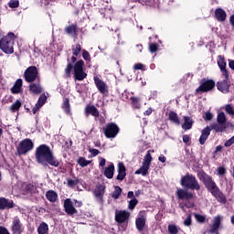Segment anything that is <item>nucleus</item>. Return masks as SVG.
Listing matches in <instances>:
<instances>
[{
    "label": "nucleus",
    "mask_w": 234,
    "mask_h": 234,
    "mask_svg": "<svg viewBox=\"0 0 234 234\" xmlns=\"http://www.w3.org/2000/svg\"><path fill=\"white\" fill-rule=\"evenodd\" d=\"M218 60V66L219 67L220 70H224L226 69V58L222 55H219Z\"/></svg>",
    "instance_id": "ea45409f"
},
{
    "label": "nucleus",
    "mask_w": 234,
    "mask_h": 234,
    "mask_svg": "<svg viewBox=\"0 0 234 234\" xmlns=\"http://www.w3.org/2000/svg\"><path fill=\"white\" fill-rule=\"evenodd\" d=\"M8 6L9 8H19V0H10Z\"/></svg>",
    "instance_id": "8fccbe9b"
},
{
    "label": "nucleus",
    "mask_w": 234,
    "mask_h": 234,
    "mask_svg": "<svg viewBox=\"0 0 234 234\" xmlns=\"http://www.w3.org/2000/svg\"><path fill=\"white\" fill-rule=\"evenodd\" d=\"M217 175H218V176H224V175H226V168L224 166L218 167Z\"/></svg>",
    "instance_id": "6e6d98bb"
},
{
    "label": "nucleus",
    "mask_w": 234,
    "mask_h": 234,
    "mask_svg": "<svg viewBox=\"0 0 234 234\" xmlns=\"http://www.w3.org/2000/svg\"><path fill=\"white\" fill-rule=\"evenodd\" d=\"M169 234H178V227L176 225H168Z\"/></svg>",
    "instance_id": "de8ad7c7"
},
{
    "label": "nucleus",
    "mask_w": 234,
    "mask_h": 234,
    "mask_svg": "<svg viewBox=\"0 0 234 234\" xmlns=\"http://www.w3.org/2000/svg\"><path fill=\"white\" fill-rule=\"evenodd\" d=\"M118 175L116 176V180H119V182H123L125 180V176H127V168H125V165L121 162L118 164Z\"/></svg>",
    "instance_id": "a211bd4d"
},
{
    "label": "nucleus",
    "mask_w": 234,
    "mask_h": 234,
    "mask_svg": "<svg viewBox=\"0 0 234 234\" xmlns=\"http://www.w3.org/2000/svg\"><path fill=\"white\" fill-rule=\"evenodd\" d=\"M147 222V218L145 216H140L135 219V228L140 232L144 231V228H145V224Z\"/></svg>",
    "instance_id": "b1692460"
},
{
    "label": "nucleus",
    "mask_w": 234,
    "mask_h": 234,
    "mask_svg": "<svg viewBox=\"0 0 234 234\" xmlns=\"http://www.w3.org/2000/svg\"><path fill=\"white\" fill-rule=\"evenodd\" d=\"M229 23H230L231 27H233V28H234V14L230 16Z\"/></svg>",
    "instance_id": "338daca9"
},
{
    "label": "nucleus",
    "mask_w": 234,
    "mask_h": 234,
    "mask_svg": "<svg viewBox=\"0 0 234 234\" xmlns=\"http://www.w3.org/2000/svg\"><path fill=\"white\" fill-rule=\"evenodd\" d=\"M39 109H41V106L36 104L35 107H33L31 112H32L33 114H37V112L39 111Z\"/></svg>",
    "instance_id": "69168bd1"
},
{
    "label": "nucleus",
    "mask_w": 234,
    "mask_h": 234,
    "mask_svg": "<svg viewBox=\"0 0 234 234\" xmlns=\"http://www.w3.org/2000/svg\"><path fill=\"white\" fill-rule=\"evenodd\" d=\"M149 50L152 54H154L158 50V44L156 43H150L149 44Z\"/></svg>",
    "instance_id": "864d4df0"
},
{
    "label": "nucleus",
    "mask_w": 234,
    "mask_h": 234,
    "mask_svg": "<svg viewBox=\"0 0 234 234\" xmlns=\"http://www.w3.org/2000/svg\"><path fill=\"white\" fill-rule=\"evenodd\" d=\"M194 217L197 220V222H199L200 224H204L206 222V216L194 213Z\"/></svg>",
    "instance_id": "37998d69"
},
{
    "label": "nucleus",
    "mask_w": 234,
    "mask_h": 234,
    "mask_svg": "<svg viewBox=\"0 0 234 234\" xmlns=\"http://www.w3.org/2000/svg\"><path fill=\"white\" fill-rule=\"evenodd\" d=\"M102 131L105 138H116L120 134V126L116 122H108Z\"/></svg>",
    "instance_id": "6e6552de"
},
{
    "label": "nucleus",
    "mask_w": 234,
    "mask_h": 234,
    "mask_svg": "<svg viewBox=\"0 0 234 234\" xmlns=\"http://www.w3.org/2000/svg\"><path fill=\"white\" fill-rule=\"evenodd\" d=\"M37 233L38 234H47V233H48V225L45 222L40 223L38 228H37Z\"/></svg>",
    "instance_id": "c9c22d12"
},
{
    "label": "nucleus",
    "mask_w": 234,
    "mask_h": 234,
    "mask_svg": "<svg viewBox=\"0 0 234 234\" xmlns=\"http://www.w3.org/2000/svg\"><path fill=\"white\" fill-rule=\"evenodd\" d=\"M180 186L190 191H200V183L193 174L186 173L180 179Z\"/></svg>",
    "instance_id": "7ed1b4c3"
},
{
    "label": "nucleus",
    "mask_w": 234,
    "mask_h": 234,
    "mask_svg": "<svg viewBox=\"0 0 234 234\" xmlns=\"http://www.w3.org/2000/svg\"><path fill=\"white\" fill-rule=\"evenodd\" d=\"M64 211L69 217H72L73 215H77L78 209H76V207H74V203H72V200L70 198L65 199Z\"/></svg>",
    "instance_id": "4468645a"
},
{
    "label": "nucleus",
    "mask_w": 234,
    "mask_h": 234,
    "mask_svg": "<svg viewBox=\"0 0 234 234\" xmlns=\"http://www.w3.org/2000/svg\"><path fill=\"white\" fill-rule=\"evenodd\" d=\"M29 83V92H31V94H41V92H43V87L41 86V80L39 79L37 82Z\"/></svg>",
    "instance_id": "6ab92c4d"
},
{
    "label": "nucleus",
    "mask_w": 234,
    "mask_h": 234,
    "mask_svg": "<svg viewBox=\"0 0 234 234\" xmlns=\"http://www.w3.org/2000/svg\"><path fill=\"white\" fill-rule=\"evenodd\" d=\"M225 111H226L227 114H229V116H234V109L231 104H227L225 106Z\"/></svg>",
    "instance_id": "09e8293b"
},
{
    "label": "nucleus",
    "mask_w": 234,
    "mask_h": 234,
    "mask_svg": "<svg viewBox=\"0 0 234 234\" xmlns=\"http://www.w3.org/2000/svg\"><path fill=\"white\" fill-rule=\"evenodd\" d=\"M16 35L14 33H8L7 36L4 37L0 40V50L5 54H14V41Z\"/></svg>",
    "instance_id": "20e7f679"
},
{
    "label": "nucleus",
    "mask_w": 234,
    "mask_h": 234,
    "mask_svg": "<svg viewBox=\"0 0 234 234\" xmlns=\"http://www.w3.org/2000/svg\"><path fill=\"white\" fill-rule=\"evenodd\" d=\"M151 153H154V150H148L143 161V165L148 167H151V162H153V155H151Z\"/></svg>",
    "instance_id": "2f4dec72"
},
{
    "label": "nucleus",
    "mask_w": 234,
    "mask_h": 234,
    "mask_svg": "<svg viewBox=\"0 0 234 234\" xmlns=\"http://www.w3.org/2000/svg\"><path fill=\"white\" fill-rule=\"evenodd\" d=\"M226 17H228V15L226 14V11L222 8H217L215 10V18L217 21L224 22L226 21Z\"/></svg>",
    "instance_id": "bb28decb"
},
{
    "label": "nucleus",
    "mask_w": 234,
    "mask_h": 234,
    "mask_svg": "<svg viewBox=\"0 0 234 234\" xmlns=\"http://www.w3.org/2000/svg\"><path fill=\"white\" fill-rule=\"evenodd\" d=\"M72 50V54L75 57L80 56V54H81V45L80 44H75L72 46L71 48Z\"/></svg>",
    "instance_id": "4c0bfd02"
},
{
    "label": "nucleus",
    "mask_w": 234,
    "mask_h": 234,
    "mask_svg": "<svg viewBox=\"0 0 234 234\" xmlns=\"http://www.w3.org/2000/svg\"><path fill=\"white\" fill-rule=\"evenodd\" d=\"M35 160L37 164L43 167H59L60 162L54 156V152L50 149V146L47 144H40L36 148Z\"/></svg>",
    "instance_id": "f257e3e1"
},
{
    "label": "nucleus",
    "mask_w": 234,
    "mask_h": 234,
    "mask_svg": "<svg viewBox=\"0 0 234 234\" xmlns=\"http://www.w3.org/2000/svg\"><path fill=\"white\" fill-rule=\"evenodd\" d=\"M37 68L36 66L28 67L24 72V80L27 83H34L37 80Z\"/></svg>",
    "instance_id": "1a4fd4ad"
},
{
    "label": "nucleus",
    "mask_w": 234,
    "mask_h": 234,
    "mask_svg": "<svg viewBox=\"0 0 234 234\" xmlns=\"http://www.w3.org/2000/svg\"><path fill=\"white\" fill-rule=\"evenodd\" d=\"M136 206H138V199L137 198H133L132 200L129 201L128 204V209H134V207H136Z\"/></svg>",
    "instance_id": "49530a36"
},
{
    "label": "nucleus",
    "mask_w": 234,
    "mask_h": 234,
    "mask_svg": "<svg viewBox=\"0 0 234 234\" xmlns=\"http://www.w3.org/2000/svg\"><path fill=\"white\" fill-rule=\"evenodd\" d=\"M93 195L95 198H97L100 204H103V195H105V186L99 185L96 186L95 189L93 190Z\"/></svg>",
    "instance_id": "dca6fc26"
},
{
    "label": "nucleus",
    "mask_w": 234,
    "mask_h": 234,
    "mask_svg": "<svg viewBox=\"0 0 234 234\" xmlns=\"http://www.w3.org/2000/svg\"><path fill=\"white\" fill-rule=\"evenodd\" d=\"M22 107V103L21 101L16 100L10 107H9V111L10 112H17V111H19Z\"/></svg>",
    "instance_id": "f704fd0d"
},
{
    "label": "nucleus",
    "mask_w": 234,
    "mask_h": 234,
    "mask_svg": "<svg viewBox=\"0 0 234 234\" xmlns=\"http://www.w3.org/2000/svg\"><path fill=\"white\" fill-rule=\"evenodd\" d=\"M47 95L41 94L37 101V104L38 105V107H43V105L47 103Z\"/></svg>",
    "instance_id": "a19ab883"
},
{
    "label": "nucleus",
    "mask_w": 234,
    "mask_h": 234,
    "mask_svg": "<svg viewBox=\"0 0 234 234\" xmlns=\"http://www.w3.org/2000/svg\"><path fill=\"white\" fill-rule=\"evenodd\" d=\"M77 164L80 165V167H87V165H90L92 164V161L85 159V157H80L77 160Z\"/></svg>",
    "instance_id": "e433bc0d"
},
{
    "label": "nucleus",
    "mask_w": 234,
    "mask_h": 234,
    "mask_svg": "<svg viewBox=\"0 0 234 234\" xmlns=\"http://www.w3.org/2000/svg\"><path fill=\"white\" fill-rule=\"evenodd\" d=\"M82 58L85 61H90V53H89V51L83 49L82 50Z\"/></svg>",
    "instance_id": "5fc2aeb1"
},
{
    "label": "nucleus",
    "mask_w": 234,
    "mask_h": 234,
    "mask_svg": "<svg viewBox=\"0 0 234 234\" xmlns=\"http://www.w3.org/2000/svg\"><path fill=\"white\" fill-rule=\"evenodd\" d=\"M183 142L186 145H191V137L187 134L183 135Z\"/></svg>",
    "instance_id": "4d7b16f0"
},
{
    "label": "nucleus",
    "mask_w": 234,
    "mask_h": 234,
    "mask_svg": "<svg viewBox=\"0 0 234 234\" xmlns=\"http://www.w3.org/2000/svg\"><path fill=\"white\" fill-rule=\"evenodd\" d=\"M222 76L224 77V80H229V73L228 72V69H220Z\"/></svg>",
    "instance_id": "680f3d73"
},
{
    "label": "nucleus",
    "mask_w": 234,
    "mask_h": 234,
    "mask_svg": "<svg viewBox=\"0 0 234 234\" xmlns=\"http://www.w3.org/2000/svg\"><path fill=\"white\" fill-rule=\"evenodd\" d=\"M211 131H213V125L207 126L205 129L201 131V135L199 137L200 145H204L207 138H209V134H211Z\"/></svg>",
    "instance_id": "aec40b11"
},
{
    "label": "nucleus",
    "mask_w": 234,
    "mask_h": 234,
    "mask_svg": "<svg viewBox=\"0 0 234 234\" xmlns=\"http://www.w3.org/2000/svg\"><path fill=\"white\" fill-rule=\"evenodd\" d=\"M215 89V80H207L203 81L198 88L196 90V94L198 92H209V90H213Z\"/></svg>",
    "instance_id": "f8f14e48"
},
{
    "label": "nucleus",
    "mask_w": 234,
    "mask_h": 234,
    "mask_svg": "<svg viewBox=\"0 0 234 234\" xmlns=\"http://www.w3.org/2000/svg\"><path fill=\"white\" fill-rule=\"evenodd\" d=\"M85 114L87 116L91 115L94 116V118H98L100 116V112L98 111V108H96V106L88 104L85 107Z\"/></svg>",
    "instance_id": "5701e85b"
},
{
    "label": "nucleus",
    "mask_w": 234,
    "mask_h": 234,
    "mask_svg": "<svg viewBox=\"0 0 234 234\" xmlns=\"http://www.w3.org/2000/svg\"><path fill=\"white\" fill-rule=\"evenodd\" d=\"M150 166L142 164L139 169L134 172V175H142V176H147L149 175Z\"/></svg>",
    "instance_id": "7c9ffc66"
},
{
    "label": "nucleus",
    "mask_w": 234,
    "mask_h": 234,
    "mask_svg": "<svg viewBox=\"0 0 234 234\" xmlns=\"http://www.w3.org/2000/svg\"><path fill=\"white\" fill-rule=\"evenodd\" d=\"M229 67L231 70H234V60H229Z\"/></svg>",
    "instance_id": "774afa93"
},
{
    "label": "nucleus",
    "mask_w": 234,
    "mask_h": 234,
    "mask_svg": "<svg viewBox=\"0 0 234 234\" xmlns=\"http://www.w3.org/2000/svg\"><path fill=\"white\" fill-rule=\"evenodd\" d=\"M130 100L133 109H140V99L138 97H131Z\"/></svg>",
    "instance_id": "79ce46f5"
},
{
    "label": "nucleus",
    "mask_w": 234,
    "mask_h": 234,
    "mask_svg": "<svg viewBox=\"0 0 234 234\" xmlns=\"http://www.w3.org/2000/svg\"><path fill=\"white\" fill-rule=\"evenodd\" d=\"M11 231L13 234L23 233V223H21V219H19V217L17 216L13 218Z\"/></svg>",
    "instance_id": "2eb2a0df"
},
{
    "label": "nucleus",
    "mask_w": 234,
    "mask_h": 234,
    "mask_svg": "<svg viewBox=\"0 0 234 234\" xmlns=\"http://www.w3.org/2000/svg\"><path fill=\"white\" fill-rule=\"evenodd\" d=\"M14 207V200H8L5 197H0V209H12Z\"/></svg>",
    "instance_id": "393cba45"
},
{
    "label": "nucleus",
    "mask_w": 234,
    "mask_h": 234,
    "mask_svg": "<svg viewBox=\"0 0 234 234\" xmlns=\"http://www.w3.org/2000/svg\"><path fill=\"white\" fill-rule=\"evenodd\" d=\"M0 234H10V232L7 228L0 226Z\"/></svg>",
    "instance_id": "0e129e2a"
},
{
    "label": "nucleus",
    "mask_w": 234,
    "mask_h": 234,
    "mask_svg": "<svg viewBox=\"0 0 234 234\" xmlns=\"http://www.w3.org/2000/svg\"><path fill=\"white\" fill-rule=\"evenodd\" d=\"M227 122L228 119L226 118V113L220 112L217 116L218 123L211 124L213 131H215V133H224V131L228 129V124H226Z\"/></svg>",
    "instance_id": "0eeeda50"
},
{
    "label": "nucleus",
    "mask_w": 234,
    "mask_h": 234,
    "mask_svg": "<svg viewBox=\"0 0 234 234\" xmlns=\"http://www.w3.org/2000/svg\"><path fill=\"white\" fill-rule=\"evenodd\" d=\"M72 70L74 71V65H72V63L69 62L65 69L66 76H68V77L70 76V72H72Z\"/></svg>",
    "instance_id": "c03bdc74"
},
{
    "label": "nucleus",
    "mask_w": 234,
    "mask_h": 234,
    "mask_svg": "<svg viewBox=\"0 0 234 234\" xmlns=\"http://www.w3.org/2000/svg\"><path fill=\"white\" fill-rule=\"evenodd\" d=\"M203 119L205 122H211L213 120V113L207 112L203 114Z\"/></svg>",
    "instance_id": "3c124183"
},
{
    "label": "nucleus",
    "mask_w": 234,
    "mask_h": 234,
    "mask_svg": "<svg viewBox=\"0 0 234 234\" xmlns=\"http://www.w3.org/2000/svg\"><path fill=\"white\" fill-rule=\"evenodd\" d=\"M93 81L100 94H102V96H107V94H109V86L107 85V82L103 81L98 76L93 77Z\"/></svg>",
    "instance_id": "9d476101"
},
{
    "label": "nucleus",
    "mask_w": 234,
    "mask_h": 234,
    "mask_svg": "<svg viewBox=\"0 0 234 234\" xmlns=\"http://www.w3.org/2000/svg\"><path fill=\"white\" fill-rule=\"evenodd\" d=\"M46 198L48 200V202L54 203L56 200H58V193H56L54 190H48L46 193Z\"/></svg>",
    "instance_id": "473e14b6"
},
{
    "label": "nucleus",
    "mask_w": 234,
    "mask_h": 234,
    "mask_svg": "<svg viewBox=\"0 0 234 234\" xmlns=\"http://www.w3.org/2000/svg\"><path fill=\"white\" fill-rule=\"evenodd\" d=\"M192 220H191V215H188L184 221V226H191Z\"/></svg>",
    "instance_id": "052dcab7"
},
{
    "label": "nucleus",
    "mask_w": 234,
    "mask_h": 234,
    "mask_svg": "<svg viewBox=\"0 0 234 234\" xmlns=\"http://www.w3.org/2000/svg\"><path fill=\"white\" fill-rule=\"evenodd\" d=\"M32 149H34V142H32V139H23L16 147V156H25V154H28Z\"/></svg>",
    "instance_id": "39448f33"
},
{
    "label": "nucleus",
    "mask_w": 234,
    "mask_h": 234,
    "mask_svg": "<svg viewBox=\"0 0 234 234\" xmlns=\"http://www.w3.org/2000/svg\"><path fill=\"white\" fill-rule=\"evenodd\" d=\"M193 128V119L189 116H184V123L182 124V129L184 131H189Z\"/></svg>",
    "instance_id": "c85d7f7f"
},
{
    "label": "nucleus",
    "mask_w": 234,
    "mask_h": 234,
    "mask_svg": "<svg viewBox=\"0 0 234 234\" xmlns=\"http://www.w3.org/2000/svg\"><path fill=\"white\" fill-rule=\"evenodd\" d=\"M67 182L69 187H74L75 186H78V184H80V179L78 178H76L75 180L68 179Z\"/></svg>",
    "instance_id": "603ef678"
},
{
    "label": "nucleus",
    "mask_w": 234,
    "mask_h": 234,
    "mask_svg": "<svg viewBox=\"0 0 234 234\" xmlns=\"http://www.w3.org/2000/svg\"><path fill=\"white\" fill-rule=\"evenodd\" d=\"M133 69L134 70H144V64L142 63L134 64Z\"/></svg>",
    "instance_id": "e2e57ef3"
},
{
    "label": "nucleus",
    "mask_w": 234,
    "mask_h": 234,
    "mask_svg": "<svg viewBox=\"0 0 234 234\" xmlns=\"http://www.w3.org/2000/svg\"><path fill=\"white\" fill-rule=\"evenodd\" d=\"M233 144H234V135L230 139L226 141L224 145H225V147H231V145H233Z\"/></svg>",
    "instance_id": "bf43d9fd"
},
{
    "label": "nucleus",
    "mask_w": 234,
    "mask_h": 234,
    "mask_svg": "<svg viewBox=\"0 0 234 234\" xmlns=\"http://www.w3.org/2000/svg\"><path fill=\"white\" fill-rule=\"evenodd\" d=\"M89 153H90L91 156H98L100 154V150L94 148H89Z\"/></svg>",
    "instance_id": "13d9d810"
},
{
    "label": "nucleus",
    "mask_w": 234,
    "mask_h": 234,
    "mask_svg": "<svg viewBox=\"0 0 234 234\" xmlns=\"http://www.w3.org/2000/svg\"><path fill=\"white\" fill-rule=\"evenodd\" d=\"M130 218L131 212L127 210L115 211V222H117V224H125V222H129Z\"/></svg>",
    "instance_id": "9b49d317"
},
{
    "label": "nucleus",
    "mask_w": 234,
    "mask_h": 234,
    "mask_svg": "<svg viewBox=\"0 0 234 234\" xmlns=\"http://www.w3.org/2000/svg\"><path fill=\"white\" fill-rule=\"evenodd\" d=\"M64 32L68 34V36H72V37H77L79 31H78V25L71 24L64 28Z\"/></svg>",
    "instance_id": "4be33fe9"
},
{
    "label": "nucleus",
    "mask_w": 234,
    "mask_h": 234,
    "mask_svg": "<svg viewBox=\"0 0 234 234\" xmlns=\"http://www.w3.org/2000/svg\"><path fill=\"white\" fill-rule=\"evenodd\" d=\"M23 90V79H18L16 80L15 84L11 88L12 94H19Z\"/></svg>",
    "instance_id": "a878e982"
},
{
    "label": "nucleus",
    "mask_w": 234,
    "mask_h": 234,
    "mask_svg": "<svg viewBox=\"0 0 234 234\" xmlns=\"http://www.w3.org/2000/svg\"><path fill=\"white\" fill-rule=\"evenodd\" d=\"M122 187H120L119 186H114V191L112 195L114 200H118V198H120V197L122 196Z\"/></svg>",
    "instance_id": "58836bf2"
},
{
    "label": "nucleus",
    "mask_w": 234,
    "mask_h": 234,
    "mask_svg": "<svg viewBox=\"0 0 234 234\" xmlns=\"http://www.w3.org/2000/svg\"><path fill=\"white\" fill-rule=\"evenodd\" d=\"M62 109L66 114L70 116L72 112H70V100L69 98L64 99V101L62 103Z\"/></svg>",
    "instance_id": "72a5a7b5"
},
{
    "label": "nucleus",
    "mask_w": 234,
    "mask_h": 234,
    "mask_svg": "<svg viewBox=\"0 0 234 234\" xmlns=\"http://www.w3.org/2000/svg\"><path fill=\"white\" fill-rule=\"evenodd\" d=\"M220 224H222V218L220 216H216L213 219V223L210 229L208 230V233L218 234V229L220 228Z\"/></svg>",
    "instance_id": "412c9836"
},
{
    "label": "nucleus",
    "mask_w": 234,
    "mask_h": 234,
    "mask_svg": "<svg viewBox=\"0 0 234 234\" xmlns=\"http://www.w3.org/2000/svg\"><path fill=\"white\" fill-rule=\"evenodd\" d=\"M168 120L172 122V123H175L176 125H180V118L178 117V114L175 111L169 112Z\"/></svg>",
    "instance_id": "c756f323"
},
{
    "label": "nucleus",
    "mask_w": 234,
    "mask_h": 234,
    "mask_svg": "<svg viewBox=\"0 0 234 234\" xmlns=\"http://www.w3.org/2000/svg\"><path fill=\"white\" fill-rule=\"evenodd\" d=\"M229 87H231V82H229L228 80H223L217 82L218 90L223 94H228V92H229Z\"/></svg>",
    "instance_id": "f3484780"
},
{
    "label": "nucleus",
    "mask_w": 234,
    "mask_h": 234,
    "mask_svg": "<svg viewBox=\"0 0 234 234\" xmlns=\"http://www.w3.org/2000/svg\"><path fill=\"white\" fill-rule=\"evenodd\" d=\"M146 6H154L156 8V6H160V0H147Z\"/></svg>",
    "instance_id": "a18cd8bd"
},
{
    "label": "nucleus",
    "mask_w": 234,
    "mask_h": 234,
    "mask_svg": "<svg viewBox=\"0 0 234 234\" xmlns=\"http://www.w3.org/2000/svg\"><path fill=\"white\" fill-rule=\"evenodd\" d=\"M114 164L111 163L107 167L104 169V176L111 180L114 177Z\"/></svg>",
    "instance_id": "cd10ccee"
},
{
    "label": "nucleus",
    "mask_w": 234,
    "mask_h": 234,
    "mask_svg": "<svg viewBox=\"0 0 234 234\" xmlns=\"http://www.w3.org/2000/svg\"><path fill=\"white\" fill-rule=\"evenodd\" d=\"M197 178H199L200 182H202L208 193L211 194L212 197L219 202V204H226L228 202L226 195L220 191V188L217 186L213 177L206 173V171H197Z\"/></svg>",
    "instance_id": "f03ea898"
},
{
    "label": "nucleus",
    "mask_w": 234,
    "mask_h": 234,
    "mask_svg": "<svg viewBox=\"0 0 234 234\" xmlns=\"http://www.w3.org/2000/svg\"><path fill=\"white\" fill-rule=\"evenodd\" d=\"M84 67L85 61L83 59H80L74 64L73 78L75 81H83L87 78V72L83 70Z\"/></svg>",
    "instance_id": "423d86ee"
},
{
    "label": "nucleus",
    "mask_w": 234,
    "mask_h": 234,
    "mask_svg": "<svg viewBox=\"0 0 234 234\" xmlns=\"http://www.w3.org/2000/svg\"><path fill=\"white\" fill-rule=\"evenodd\" d=\"M176 195L179 200H193L195 198V194L192 192L186 190V189H182L178 188L176 192Z\"/></svg>",
    "instance_id": "ddd939ff"
}]
</instances>
